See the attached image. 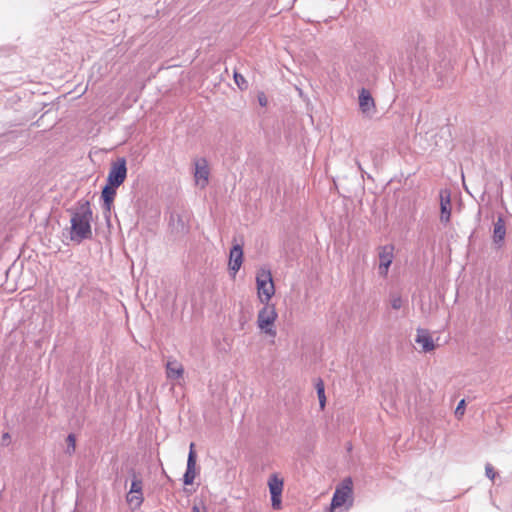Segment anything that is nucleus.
<instances>
[{
	"label": "nucleus",
	"mask_w": 512,
	"mask_h": 512,
	"mask_svg": "<svg viewBox=\"0 0 512 512\" xmlns=\"http://www.w3.org/2000/svg\"><path fill=\"white\" fill-rule=\"evenodd\" d=\"M71 212V231L70 239L80 243L85 239L92 238L91 221L93 212L90 203L87 200H81L77 203V207Z\"/></svg>",
	"instance_id": "1"
},
{
	"label": "nucleus",
	"mask_w": 512,
	"mask_h": 512,
	"mask_svg": "<svg viewBox=\"0 0 512 512\" xmlns=\"http://www.w3.org/2000/svg\"><path fill=\"white\" fill-rule=\"evenodd\" d=\"M258 297L261 303H268L275 294V286L270 269L260 268L256 274Z\"/></svg>",
	"instance_id": "2"
},
{
	"label": "nucleus",
	"mask_w": 512,
	"mask_h": 512,
	"mask_svg": "<svg viewBox=\"0 0 512 512\" xmlns=\"http://www.w3.org/2000/svg\"><path fill=\"white\" fill-rule=\"evenodd\" d=\"M264 304L265 306L258 312L257 324L260 330L274 338L277 334L274 323L278 314L273 304H269V302Z\"/></svg>",
	"instance_id": "3"
},
{
	"label": "nucleus",
	"mask_w": 512,
	"mask_h": 512,
	"mask_svg": "<svg viewBox=\"0 0 512 512\" xmlns=\"http://www.w3.org/2000/svg\"><path fill=\"white\" fill-rule=\"evenodd\" d=\"M131 474V487L126 495V501L132 509H139L144 501L143 481L134 470H132Z\"/></svg>",
	"instance_id": "4"
},
{
	"label": "nucleus",
	"mask_w": 512,
	"mask_h": 512,
	"mask_svg": "<svg viewBox=\"0 0 512 512\" xmlns=\"http://www.w3.org/2000/svg\"><path fill=\"white\" fill-rule=\"evenodd\" d=\"M127 177L126 159L124 157L117 158L112 162L108 176L107 183L114 187H119Z\"/></svg>",
	"instance_id": "5"
},
{
	"label": "nucleus",
	"mask_w": 512,
	"mask_h": 512,
	"mask_svg": "<svg viewBox=\"0 0 512 512\" xmlns=\"http://www.w3.org/2000/svg\"><path fill=\"white\" fill-rule=\"evenodd\" d=\"M269 491L271 494V504L273 509L279 510L281 508V495L283 491V480L276 474H272L268 480Z\"/></svg>",
	"instance_id": "6"
},
{
	"label": "nucleus",
	"mask_w": 512,
	"mask_h": 512,
	"mask_svg": "<svg viewBox=\"0 0 512 512\" xmlns=\"http://www.w3.org/2000/svg\"><path fill=\"white\" fill-rule=\"evenodd\" d=\"M352 480L346 478L343 480L341 487L336 488L331 501L332 508H338L345 504L352 494Z\"/></svg>",
	"instance_id": "7"
},
{
	"label": "nucleus",
	"mask_w": 512,
	"mask_h": 512,
	"mask_svg": "<svg viewBox=\"0 0 512 512\" xmlns=\"http://www.w3.org/2000/svg\"><path fill=\"white\" fill-rule=\"evenodd\" d=\"M394 246L393 245H384L378 248V258H379V274L381 276H386L388 274V270L390 265L394 259Z\"/></svg>",
	"instance_id": "8"
},
{
	"label": "nucleus",
	"mask_w": 512,
	"mask_h": 512,
	"mask_svg": "<svg viewBox=\"0 0 512 512\" xmlns=\"http://www.w3.org/2000/svg\"><path fill=\"white\" fill-rule=\"evenodd\" d=\"M194 165H195V172H194L195 181L198 185L201 186V188H204L208 184L209 174H210L208 161L205 158H199L194 161Z\"/></svg>",
	"instance_id": "9"
},
{
	"label": "nucleus",
	"mask_w": 512,
	"mask_h": 512,
	"mask_svg": "<svg viewBox=\"0 0 512 512\" xmlns=\"http://www.w3.org/2000/svg\"><path fill=\"white\" fill-rule=\"evenodd\" d=\"M440 197V221L444 224L449 223L451 218V192L448 189H442Z\"/></svg>",
	"instance_id": "10"
},
{
	"label": "nucleus",
	"mask_w": 512,
	"mask_h": 512,
	"mask_svg": "<svg viewBox=\"0 0 512 512\" xmlns=\"http://www.w3.org/2000/svg\"><path fill=\"white\" fill-rule=\"evenodd\" d=\"M359 108L361 112L367 116L375 113V102L369 90L362 88L359 91Z\"/></svg>",
	"instance_id": "11"
},
{
	"label": "nucleus",
	"mask_w": 512,
	"mask_h": 512,
	"mask_svg": "<svg viewBox=\"0 0 512 512\" xmlns=\"http://www.w3.org/2000/svg\"><path fill=\"white\" fill-rule=\"evenodd\" d=\"M193 448H194V444L191 443L190 451H189L188 459H187V468H186V472L183 476V482L185 485L193 484L195 477H196V454H195Z\"/></svg>",
	"instance_id": "12"
},
{
	"label": "nucleus",
	"mask_w": 512,
	"mask_h": 512,
	"mask_svg": "<svg viewBox=\"0 0 512 512\" xmlns=\"http://www.w3.org/2000/svg\"><path fill=\"white\" fill-rule=\"evenodd\" d=\"M415 342L422 347V351L427 353L431 352L435 349L434 341L428 330L423 328L417 329V335L415 338Z\"/></svg>",
	"instance_id": "13"
},
{
	"label": "nucleus",
	"mask_w": 512,
	"mask_h": 512,
	"mask_svg": "<svg viewBox=\"0 0 512 512\" xmlns=\"http://www.w3.org/2000/svg\"><path fill=\"white\" fill-rule=\"evenodd\" d=\"M229 258V269L236 274L243 261V250L239 244H236L231 248Z\"/></svg>",
	"instance_id": "14"
},
{
	"label": "nucleus",
	"mask_w": 512,
	"mask_h": 512,
	"mask_svg": "<svg viewBox=\"0 0 512 512\" xmlns=\"http://www.w3.org/2000/svg\"><path fill=\"white\" fill-rule=\"evenodd\" d=\"M118 187L111 186L106 183L101 192V198L103 200V209L105 213H110L114 198L116 196V189Z\"/></svg>",
	"instance_id": "15"
},
{
	"label": "nucleus",
	"mask_w": 512,
	"mask_h": 512,
	"mask_svg": "<svg viewBox=\"0 0 512 512\" xmlns=\"http://www.w3.org/2000/svg\"><path fill=\"white\" fill-rule=\"evenodd\" d=\"M506 235L505 222L502 217H498L494 223L493 240L496 244L503 242Z\"/></svg>",
	"instance_id": "16"
},
{
	"label": "nucleus",
	"mask_w": 512,
	"mask_h": 512,
	"mask_svg": "<svg viewBox=\"0 0 512 512\" xmlns=\"http://www.w3.org/2000/svg\"><path fill=\"white\" fill-rule=\"evenodd\" d=\"M183 367L176 361H169L166 365L167 377L171 379H178L183 375Z\"/></svg>",
	"instance_id": "17"
},
{
	"label": "nucleus",
	"mask_w": 512,
	"mask_h": 512,
	"mask_svg": "<svg viewBox=\"0 0 512 512\" xmlns=\"http://www.w3.org/2000/svg\"><path fill=\"white\" fill-rule=\"evenodd\" d=\"M315 388H316L317 396L319 399L320 407H321V409H323L326 404V396H325L324 382L322 381V379L319 378L317 380V382L315 384Z\"/></svg>",
	"instance_id": "18"
},
{
	"label": "nucleus",
	"mask_w": 512,
	"mask_h": 512,
	"mask_svg": "<svg viewBox=\"0 0 512 512\" xmlns=\"http://www.w3.org/2000/svg\"><path fill=\"white\" fill-rule=\"evenodd\" d=\"M170 224L178 231L184 232L186 230L184 220L182 219V216H180L179 214H171Z\"/></svg>",
	"instance_id": "19"
},
{
	"label": "nucleus",
	"mask_w": 512,
	"mask_h": 512,
	"mask_svg": "<svg viewBox=\"0 0 512 512\" xmlns=\"http://www.w3.org/2000/svg\"><path fill=\"white\" fill-rule=\"evenodd\" d=\"M233 76L236 85L239 87L240 90H245L248 88V83L243 77L241 73H239L235 68L233 69Z\"/></svg>",
	"instance_id": "20"
},
{
	"label": "nucleus",
	"mask_w": 512,
	"mask_h": 512,
	"mask_svg": "<svg viewBox=\"0 0 512 512\" xmlns=\"http://www.w3.org/2000/svg\"><path fill=\"white\" fill-rule=\"evenodd\" d=\"M67 448L66 453L68 455H72L75 452L76 448V437L74 434H69L66 438Z\"/></svg>",
	"instance_id": "21"
},
{
	"label": "nucleus",
	"mask_w": 512,
	"mask_h": 512,
	"mask_svg": "<svg viewBox=\"0 0 512 512\" xmlns=\"http://www.w3.org/2000/svg\"><path fill=\"white\" fill-rule=\"evenodd\" d=\"M391 307L395 310H399L403 306L402 297L398 294H392L390 297Z\"/></svg>",
	"instance_id": "22"
},
{
	"label": "nucleus",
	"mask_w": 512,
	"mask_h": 512,
	"mask_svg": "<svg viewBox=\"0 0 512 512\" xmlns=\"http://www.w3.org/2000/svg\"><path fill=\"white\" fill-rule=\"evenodd\" d=\"M485 474L490 480H494L497 475L493 466L489 463H487L485 466Z\"/></svg>",
	"instance_id": "23"
},
{
	"label": "nucleus",
	"mask_w": 512,
	"mask_h": 512,
	"mask_svg": "<svg viewBox=\"0 0 512 512\" xmlns=\"http://www.w3.org/2000/svg\"><path fill=\"white\" fill-rule=\"evenodd\" d=\"M464 411H465V400H464V399H462V400L458 403V405H457V407H456V409H455V415H456V417L460 418L461 416H463Z\"/></svg>",
	"instance_id": "24"
},
{
	"label": "nucleus",
	"mask_w": 512,
	"mask_h": 512,
	"mask_svg": "<svg viewBox=\"0 0 512 512\" xmlns=\"http://www.w3.org/2000/svg\"><path fill=\"white\" fill-rule=\"evenodd\" d=\"M257 100L260 106L265 107L268 104V99L264 92H259L257 95Z\"/></svg>",
	"instance_id": "25"
},
{
	"label": "nucleus",
	"mask_w": 512,
	"mask_h": 512,
	"mask_svg": "<svg viewBox=\"0 0 512 512\" xmlns=\"http://www.w3.org/2000/svg\"><path fill=\"white\" fill-rule=\"evenodd\" d=\"M355 163H356V165H357V167H358L359 171L362 173V176H363V175H364V173H365V171L363 170V168H362V165H361L360 161H359L358 159H355Z\"/></svg>",
	"instance_id": "26"
},
{
	"label": "nucleus",
	"mask_w": 512,
	"mask_h": 512,
	"mask_svg": "<svg viewBox=\"0 0 512 512\" xmlns=\"http://www.w3.org/2000/svg\"><path fill=\"white\" fill-rule=\"evenodd\" d=\"M192 512H200L199 507H198V506H196V505H194V506L192 507Z\"/></svg>",
	"instance_id": "27"
},
{
	"label": "nucleus",
	"mask_w": 512,
	"mask_h": 512,
	"mask_svg": "<svg viewBox=\"0 0 512 512\" xmlns=\"http://www.w3.org/2000/svg\"><path fill=\"white\" fill-rule=\"evenodd\" d=\"M8 437H9V434H8V433H5V434L3 435V440L7 439Z\"/></svg>",
	"instance_id": "28"
},
{
	"label": "nucleus",
	"mask_w": 512,
	"mask_h": 512,
	"mask_svg": "<svg viewBox=\"0 0 512 512\" xmlns=\"http://www.w3.org/2000/svg\"><path fill=\"white\" fill-rule=\"evenodd\" d=\"M417 68V70H422L423 66L421 65H418V66H415Z\"/></svg>",
	"instance_id": "29"
},
{
	"label": "nucleus",
	"mask_w": 512,
	"mask_h": 512,
	"mask_svg": "<svg viewBox=\"0 0 512 512\" xmlns=\"http://www.w3.org/2000/svg\"><path fill=\"white\" fill-rule=\"evenodd\" d=\"M434 71H436V74L440 73V71H437V68H434Z\"/></svg>",
	"instance_id": "30"
},
{
	"label": "nucleus",
	"mask_w": 512,
	"mask_h": 512,
	"mask_svg": "<svg viewBox=\"0 0 512 512\" xmlns=\"http://www.w3.org/2000/svg\"><path fill=\"white\" fill-rule=\"evenodd\" d=\"M434 71H436V74L440 73V71H437V68H434Z\"/></svg>",
	"instance_id": "31"
}]
</instances>
